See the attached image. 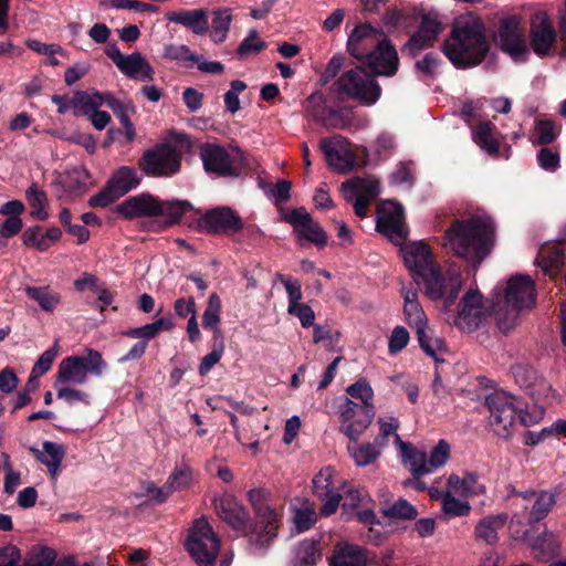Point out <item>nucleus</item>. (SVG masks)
Segmentation results:
<instances>
[{"mask_svg":"<svg viewBox=\"0 0 566 566\" xmlns=\"http://www.w3.org/2000/svg\"><path fill=\"white\" fill-rule=\"evenodd\" d=\"M139 182L137 170L127 166L118 168L108 180V184L120 197L136 188Z\"/></svg>","mask_w":566,"mask_h":566,"instance_id":"obj_42","label":"nucleus"},{"mask_svg":"<svg viewBox=\"0 0 566 566\" xmlns=\"http://www.w3.org/2000/svg\"><path fill=\"white\" fill-rule=\"evenodd\" d=\"M220 517L234 530H241L248 521L243 505L231 494H226L216 504Z\"/></svg>","mask_w":566,"mask_h":566,"instance_id":"obj_33","label":"nucleus"},{"mask_svg":"<svg viewBox=\"0 0 566 566\" xmlns=\"http://www.w3.org/2000/svg\"><path fill=\"white\" fill-rule=\"evenodd\" d=\"M451 447L450 444L441 439L437 446L427 455V462L429 465L430 473L444 467L450 458Z\"/></svg>","mask_w":566,"mask_h":566,"instance_id":"obj_58","label":"nucleus"},{"mask_svg":"<svg viewBox=\"0 0 566 566\" xmlns=\"http://www.w3.org/2000/svg\"><path fill=\"white\" fill-rule=\"evenodd\" d=\"M507 521L506 514L489 515L481 518L474 528L475 539L486 545H495L499 542V531Z\"/></svg>","mask_w":566,"mask_h":566,"instance_id":"obj_37","label":"nucleus"},{"mask_svg":"<svg viewBox=\"0 0 566 566\" xmlns=\"http://www.w3.org/2000/svg\"><path fill=\"white\" fill-rule=\"evenodd\" d=\"M322 559L321 544L314 539H304L294 549V566H314Z\"/></svg>","mask_w":566,"mask_h":566,"instance_id":"obj_41","label":"nucleus"},{"mask_svg":"<svg viewBox=\"0 0 566 566\" xmlns=\"http://www.w3.org/2000/svg\"><path fill=\"white\" fill-rule=\"evenodd\" d=\"M25 198L29 206L32 208L31 216L36 220H46L49 213L46 211L48 198L43 190H41L35 184H32L25 190Z\"/></svg>","mask_w":566,"mask_h":566,"instance_id":"obj_45","label":"nucleus"},{"mask_svg":"<svg viewBox=\"0 0 566 566\" xmlns=\"http://www.w3.org/2000/svg\"><path fill=\"white\" fill-rule=\"evenodd\" d=\"M555 494L548 491L518 493L513 500L516 505L527 506L532 503L530 522L535 523L544 518L555 504Z\"/></svg>","mask_w":566,"mask_h":566,"instance_id":"obj_29","label":"nucleus"},{"mask_svg":"<svg viewBox=\"0 0 566 566\" xmlns=\"http://www.w3.org/2000/svg\"><path fill=\"white\" fill-rule=\"evenodd\" d=\"M59 353V346L57 342L54 343V345L50 348H48L45 352L41 354V356L35 361L32 370H33V377H41L45 373L50 370L52 367V364L54 359L56 358Z\"/></svg>","mask_w":566,"mask_h":566,"instance_id":"obj_63","label":"nucleus"},{"mask_svg":"<svg viewBox=\"0 0 566 566\" xmlns=\"http://www.w3.org/2000/svg\"><path fill=\"white\" fill-rule=\"evenodd\" d=\"M25 293L30 298L36 301L41 310L45 312H53L61 302V295L48 286H28Z\"/></svg>","mask_w":566,"mask_h":566,"instance_id":"obj_44","label":"nucleus"},{"mask_svg":"<svg viewBox=\"0 0 566 566\" xmlns=\"http://www.w3.org/2000/svg\"><path fill=\"white\" fill-rule=\"evenodd\" d=\"M382 513L390 518L415 520L418 515L416 507L407 500L399 499L384 507Z\"/></svg>","mask_w":566,"mask_h":566,"instance_id":"obj_59","label":"nucleus"},{"mask_svg":"<svg viewBox=\"0 0 566 566\" xmlns=\"http://www.w3.org/2000/svg\"><path fill=\"white\" fill-rule=\"evenodd\" d=\"M556 39L557 33L547 12L542 8H535L530 18V45L532 51L539 57L547 56Z\"/></svg>","mask_w":566,"mask_h":566,"instance_id":"obj_16","label":"nucleus"},{"mask_svg":"<svg viewBox=\"0 0 566 566\" xmlns=\"http://www.w3.org/2000/svg\"><path fill=\"white\" fill-rule=\"evenodd\" d=\"M512 374L516 384L525 389L535 400L546 399L552 392V386L527 365H514Z\"/></svg>","mask_w":566,"mask_h":566,"instance_id":"obj_26","label":"nucleus"},{"mask_svg":"<svg viewBox=\"0 0 566 566\" xmlns=\"http://www.w3.org/2000/svg\"><path fill=\"white\" fill-rule=\"evenodd\" d=\"M317 520L316 509L313 503L303 501L294 507L293 522L297 532L310 530Z\"/></svg>","mask_w":566,"mask_h":566,"instance_id":"obj_50","label":"nucleus"},{"mask_svg":"<svg viewBox=\"0 0 566 566\" xmlns=\"http://www.w3.org/2000/svg\"><path fill=\"white\" fill-rule=\"evenodd\" d=\"M376 228L395 244H402L408 235L403 207L395 201H384L378 208Z\"/></svg>","mask_w":566,"mask_h":566,"instance_id":"obj_15","label":"nucleus"},{"mask_svg":"<svg viewBox=\"0 0 566 566\" xmlns=\"http://www.w3.org/2000/svg\"><path fill=\"white\" fill-rule=\"evenodd\" d=\"M174 327L171 319L160 317L153 323L145 324L139 327L130 328L124 334L130 338H139L142 340H149L154 338L161 331H170Z\"/></svg>","mask_w":566,"mask_h":566,"instance_id":"obj_43","label":"nucleus"},{"mask_svg":"<svg viewBox=\"0 0 566 566\" xmlns=\"http://www.w3.org/2000/svg\"><path fill=\"white\" fill-rule=\"evenodd\" d=\"M277 277L285 289L287 295V307H294V305L302 303L301 283L296 279L286 277L282 274H279Z\"/></svg>","mask_w":566,"mask_h":566,"instance_id":"obj_64","label":"nucleus"},{"mask_svg":"<svg viewBox=\"0 0 566 566\" xmlns=\"http://www.w3.org/2000/svg\"><path fill=\"white\" fill-rule=\"evenodd\" d=\"M447 489L460 497H471L483 494L485 486L479 482L475 474L465 472L463 476L450 474L447 480Z\"/></svg>","mask_w":566,"mask_h":566,"instance_id":"obj_36","label":"nucleus"},{"mask_svg":"<svg viewBox=\"0 0 566 566\" xmlns=\"http://www.w3.org/2000/svg\"><path fill=\"white\" fill-rule=\"evenodd\" d=\"M343 481L332 467H325L314 475L312 484L314 494L323 501L321 514L329 516L334 514L339 506L342 494L339 486Z\"/></svg>","mask_w":566,"mask_h":566,"instance_id":"obj_14","label":"nucleus"},{"mask_svg":"<svg viewBox=\"0 0 566 566\" xmlns=\"http://www.w3.org/2000/svg\"><path fill=\"white\" fill-rule=\"evenodd\" d=\"M489 48L483 23L468 12L454 21L452 32L444 41L443 52L454 66L465 69L479 64Z\"/></svg>","mask_w":566,"mask_h":566,"instance_id":"obj_3","label":"nucleus"},{"mask_svg":"<svg viewBox=\"0 0 566 566\" xmlns=\"http://www.w3.org/2000/svg\"><path fill=\"white\" fill-rule=\"evenodd\" d=\"M403 314L408 325L419 333L428 328L427 315L418 301V294L412 290H402Z\"/></svg>","mask_w":566,"mask_h":566,"instance_id":"obj_35","label":"nucleus"},{"mask_svg":"<svg viewBox=\"0 0 566 566\" xmlns=\"http://www.w3.org/2000/svg\"><path fill=\"white\" fill-rule=\"evenodd\" d=\"M346 392L352 398L360 400L363 402L361 406H366L373 409L371 400L374 398V390L366 379H358L356 382L346 388Z\"/></svg>","mask_w":566,"mask_h":566,"instance_id":"obj_60","label":"nucleus"},{"mask_svg":"<svg viewBox=\"0 0 566 566\" xmlns=\"http://www.w3.org/2000/svg\"><path fill=\"white\" fill-rule=\"evenodd\" d=\"M285 221L292 224L300 239H304L318 247L326 244L327 237L324 230L304 208L294 209L286 213Z\"/></svg>","mask_w":566,"mask_h":566,"instance_id":"obj_23","label":"nucleus"},{"mask_svg":"<svg viewBox=\"0 0 566 566\" xmlns=\"http://www.w3.org/2000/svg\"><path fill=\"white\" fill-rule=\"evenodd\" d=\"M374 418L371 408L354 402L349 398L338 407L339 431L349 440H358Z\"/></svg>","mask_w":566,"mask_h":566,"instance_id":"obj_12","label":"nucleus"},{"mask_svg":"<svg viewBox=\"0 0 566 566\" xmlns=\"http://www.w3.org/2000/svg\"><path fill=\"white\" fill-rule=\"evenodd\" d=\"M335 85L339 94L365 106L376 104L381 95V88L376 80L363 67H355L343 73Z\"/></svg>","mask_w":566,"mask_h":566,"instance_id":"obj_5","label":"nucleus"},{"mask_svg":"<svg viewBox=\"0 0 566 566\" xmlns=\"http://www.w3.org/2000/svg\"><path fill=\"white\" fill-rule=\"evenodd\" d=\"M566 260V240L551 243L539 250L536 259L542 272L554 277L557 275Z\"/></svg>","mask_w":566,"mask_h":566,"instance_id":"obj_31","label":"nucleus"},{"mask_svg":"<svg viewBox=\"0 0 566 566\" xmlns=\"http://www.w3.org/2000/svg\"><path fill=\"white\" fill-rule=\"evenodd\" d=\"M459 306L454 324L463 331L473 332L486 318L489 306L478 290H469Z\"/></svg>","mask_w":566,"mask_h":566,"instance_id":"obj_19","label":"nucleus"},{"mask_svg":"<svg viewBox=\"0 0 566 566\" xmlns=\"http://www.w3.org/2000/svg\"><path fill=\"white\" fill-rule=\"evenodd\" d=\"M107 368L108 364L98 350L85 348L82 355H72L60 361L56 384L85 385L90 375L99 378Z\"/></svg>","mask_w":566,"mask_h":566,"instance_id":"obj_4","label":"nucleus"},{"mask_svg":"<svg viewBox=\"0 0 566 566\" xmlns=\"http://www.w3.org/2000/svg\"><path fill=\"white\" fill-rule=\"evenodd\" d=\"M340 191L344 199L353 205L355 214L365 218L368 207L380 193V185L373 176L355 177L343 182Z\"/></svg>","mask_w":566,"mask_h":566,"instance_id":"obj_9","label":"nucleus"},{"mask_svg":"<svg viewBox=\"0 0 566 566\" xmlns=\"http://www.w3.org/2000/svg\"><path fill=\"white\" fill-rule=\"evenodd\" d=\"M170 22L182 24L196 34H205L208 31V18L205 10H180L167 13Z\"/></svg>","mask_w":566,"mask_h":566,"instance_id":"obj_38","label":"nucleus"},{"mask_svg":"<svg viewBox=\"0 0 566 566\" xmlns=\"http://www.w3.org/2000/svg\"><path fill=\"white\" fill-rule=\"evenodd\" d=\"M193 480L192 470L185 463L175 467L167 480V489L175 492L188 488Z\"/></svg>","mask_w":566,"mask_h":566,"instance_id":"obj_55","label":"nucleus"},{"mask_svg":"<svg viewBox=\"0 0 566 566\" xmlns=\"http://www.w3.org/2000/svg\"><path fill=\"white\" fill-rule=\"evenodd\" d=\"M164 56L169 60L182 62L187 66H191L195 60H198V54L191 52V50L185 44L166 45L164 49Z\"/></svg>","mask_w":566,"mask_h":566,"instance_id":"obj_61","label":"nucleus"},{"mask_svg":"<svg viewBox=\"0 0 566 566\" xmlns=\"http://www.w3.org/2000/svg\"><path fill=\"white\" fill-rule=\"evenodd\" d=\"M417 336L422 350L438 361L440 359L439 355L446 352L443 340L433 336L429 327L417 333Z\"/></svg>","mask_w":566,"mask_h":566,"instance_id":"obj_53","label":"nucleus"},{"mask_svg":"<svg viewBox=\"0 0 566 566\" xmlns=\"http://www.w3.org/2000/svg\"><path fill=\"white\" fill-rule=\"evenodd\" d=\"M396 446L400 450L402 462L409 465L415 478L431 474L426 452L412 449L409 443L401 440L399 434H396Z\"/></svg>","mask_w":566,"mask_h":566,"instance_id":"obj_39","label":"nucleus"},{"mask_svg":"<svg viewBox=\"0 0 566 566\" xmlns=\"http://www.w3.org/2000/svg\"><path fill=\"white\" fill-rule=\"evenodd\" d=\"M493 242L494 224L488 216L455 220L444 235V247L473 266H479L486 258Z\"/></svg>","mask_w":566,"mask_h":566,"instance_id":"obj_2","label":"nucleus"},{"mask_svg":"<svg viewBox=\"0 0 566 566\" xmlns=\"http://www.w3.org/2000/svg\"><path fill=\"white\" fill-rule=\"evenodd\" d=\"M559 134L558 127L548 119L538 120L534 130V140L545 145L554 142Z\"/></svg>","mask_w":566,"mask_h":566,"instance_id":"obj_62","label":"nucleus"},{"mask_svg":"<svg viewBox=\"0 0 566 566\" xmlns=\"http://www.w3.org/2000/svg\"><path fill=\"white\" fill-rule=\"evenodd\" d=\"M117 212L126 219L157 217L160 201L148 193L130 197L117 206Z\"/></svg>","mask_w":566,"mask_h":566,"instance_id":"obj_27","label":"nucleus"},{"mask_svg":"<svg viewBox=\"0 0 566 566\" xmlns=\"http://www.w3.org/2000/svg\"><path fill=\"white\" fill-rule=\"evenodd\" d=\"M266 48V43L259 38L256 30H250L248 35L240 43L237 54L240 59H247L250 55L258 54Z\"/></svg>","mask_w":566,"mask_h":566,"instance_id":"obj_57","label":"nucleus"},{"mask_svg":"<svg viewBox=\"0 0 566 566\" xmlns=\"http://www.w3.org/2000/svg\"><path fill=\"white\" fill-rule=\"evenodd\" d=\"M401 254L413 281L423 286L424 294L434 302H441L446 311L449 310L462 287L460 272H442L430 247L423 241L402 245Z\"/></svg>","mask_w":566,"mask_h":566,"instance_id":"obj_1","label":"nucleus"},{"mask_svg":"<svg viewBox=\"0 0 566 566\" xmlns=\"http://www.w3.org/2000/svg\"><path fill=\"white\" fill-rule=\"evenodd\" d=\"M187 549L199 566H212L220 549V541L205 518L197 520L187 539Z\"/></svg>","mask_w":566,"mask_h":566,"instance_id":"obj_8","label":"nucleus"},{"mask_svg":"<svg viewBox=\"0 0 566 566\" xmlns=\"http://www.w3.org/2000/svg\"><path fill=\"white\" fill-rule=\"evenodd\" d=\"M56 396L59 399L64 400L66 403L90 406L92 403V396L82 389L72 387V385H57Z\"/></svg>","mask_w":566,"mask_h":566,"instance_id":"obj_54","label":"nucleus"},{"mask_svg":"<svg viewBox=\"0 0 566 566\" xmlns=\"http://www.w3.org/2000/svg\"><path fill=\"white\" fill-rule=\"evenodd\" d=\"M321 148L327 164L335 170L346 172L354 167L355 154L345 137L335 135L331 138H324L321 142Z\"/></svg>","mask_w":566,"mask_h":566,"instance_id":"obj_22","label":"nucleus"},{"mask_svg":"<svg viewBox=\"0 0 566 566\" xmlns=\"http://www.w3.org/2000/svg\"><path fill=\"white\" fill-rule=\"evenodd\" d=\"M499 44L503 52L509 54L516 62H524L530 55L525 42L523 18L521 15H509L500 21Z\"/></svg>","mask_w":566,"mask_h":566,"instance_id":"obj_10","label":"nucleus"},{"mask_svg":"<svg viewBox=\"0 0 566 566\" xmlns=\"http://www.w3.org/2000/svg\"><path fill=\"white\" fill-rule=\"evenodd\" d=\"M140 167L147 175L170 176L179 170L180 158L172 146L161 144L144 154Z\"/></svg>","mask_w":566,"mask_h":566,"instance_id":"obj_18","label":"nucleus"},{"mask_svg":"<svg viewBox=\"0 0 566 566\" xmlns=\"http://www.w3.org/2000/svg\"><path fill=\"white\" fill-rule=\"evenodd\" d=\"M442 28V19L437 12L430 11L423 14L418 30L405 44L403 52L409 55H416L421 50L432 45Z\"/></svg>","mask_w":566,"mask_h":566,"instance_id":"obj_21","label":"nucleus"},{"mask_svg":"<svg viewBox=\"0 0 566 566\" xmlns=\"http://www.w3.org/2000/svg\"><path fill=\"white\" fill-rule=\"evenodd\" d=\"M112 97L109 93L77 91L71 98L73 114L90 117L101 106H108Z\"/></svg>","mask_w":566,"mask_h":566,"instance_id":"obj_32","label":"nucleus"},{"mask_svg":"<svg viewBox=\"0 0 566 566\" xmlns=\"http://www.w3.org/2000/svg\"><path fill=\"white\" fill-rule=\"evenodd\" d=\"M191 208V203L184 200L160 201V212L157 216L165 219V226H170L179 222Z\"/></svg>","mask_w":566,"mask_h":566,"instance_id":"obj_46","label":"nucleus"},{"mask_svg":"<svg viewBox=\"0 0 566 566\" xmlns=\"http://www.w3.org/2000/svg\"><path fill=\"white\" fill-rule=\"evenodd\" d=\"M485 406L490 412L489 426L493 433L502 439L512 437L516 427L515 397L497 390L486 396Z\"/></svg>","mask_w":566,"mask_h":566,"instance_id":"obj_6","label":"nucleus"},{"mask_svg":"<svg viewBox=\"0 0 566 566\" xmlns=\"http://www.w3.org/2000/svg\"><path fill=\"white\" fill-rule=\"evenodd\" d=\"M494 129L495 127L492 124L482 122L472 133L474 143L488 154H496L499 151V143L493 135Z\"/></svg>","mask_w":566,"mask_h":566,"instance_id":"obj_47","label":"nucleus"},{"mask_svg":"<svg viewBox=\"0 0 566 566\" xmlns=\"http://www.w3.org/2000/svg\"><path fill=\"white\" fill-rule=\"evenodd\" d=\"M382 34L368 24L357 25L347 41L348 52L357 60L367 62L368 54L381 43Z\"/></svg>","mask_w":566,"mask_h":566,"instance_id":"obj_24","label":"nucleus"},{"mask_svg":"<svg viewBox=\"0 0 566 566\" xmlns=\"http://www.w3.org/2000/svg\"><path fill=\"white\" fill-rule=\"evenodd\" d=\"M105 52L116 67L127 77L144 82L154 80L155 70L142 53L133 52L125 55L115 44L108 45Z\"/></svg>","mask_w":566,"mask_h":566,"instance_id":"obj_17","label":"nucleus"},{"mask_svg":"<svg viewBox=\"0 0 566 566\" xmlns=\"http://www.w3.org/2000/svg\"><path fill=\"white\" fill-rule=\"evenodd\" d=\"M201 226L210 233L232 234L239 232L243 223L230 208L219 207L205 213Z\"/></svg>","mask_w":566,"mask_h":566,"instance_id":"obj_25","label":"nucleus"},{"mask_svg":"<svg viewBox=\"0 0 566 566\" xmlns=\"http://www.w3.org/2000/svg\"><path fill=\"white\" fill-rule=\"evenodd\" d=\"M220 313H221V301L216 293H211L208 298V303L206 310L202 315V324L207 329H212L219 336H221V332L219 329L220 325Z\"/></svg>","mask_w":566,"mask_h":566,"instance_id":"obj_51","label":"nucleus"},{"mask_svg":"<svg viewBox=\"0 0 566 566\" xmlns=\"http://www.w3.org/2000/svg\"><path fill=\"white\" fill-rule=\"evenodd\" d=\"M263 493L261 490H250L249 501L255 509L256 525L254 544L263 547L269 544L276 535L281 523V513L268 504L261 503Z\"/></svg>","mask_w":566,"mask_h":566,"instance_id":"obj_11","label":"nucleus"},{"mask_svg":"<svg viewBox=\"0 0 566 566\" xmlns=\"http://www.w3.org/2000/svg\"><path fill=\"white\" fill-rule=\"evenodd\" d=\"M340 515L344 521L356 520L364 525L377 523L371 499L360 489L350 488L345 492Z\"/></svg>","mask_w":566,"mask_h":566,"instance_id":"obj_20","label":"nucleus"},{"mask_svg":"<svg viewBox=\"0 0 566 566\" xmlns=\"http://www.w3.org/2000/svg\"><path fill=\"white\" fill-rule=\"evenodd\" d=\"M505 304L514 312L509 318H497L501 332L509 333L516 324V312L528 308L535 303V285L527 275H516L509 280L505 290Z\"/></svg>","mask_w":566,"mask_h":566,"instance_id":"obj_7","label":"nucleus"},{"mask_svg":"<svg viewBox=\"0 0 566 566\" xmlns=\"http://www.w3.org/2000/svg\"><path fill=\"white\" fill-rule=\"evenodd\" d=\"M367 551L347 541L336 543L329 557V566H367Z\"/></svg>","mask_w":566,"mask_h":566,"instance_id":"obj_30","label":"nucleus"},{"mask_svg":"<svg viewBox=\"0 0 566 566\" xmlns=\"http://www.w3.org/2000/svg\"><path fill=\"white\" fill-rule=\"evenodd\" d=\"M200 156L207 171L221 176L237 175L242 160L238 148H223L213 144L202 146Z\"/></svg>","mask_w":566,"mask_h":566,"instance_id":"obj_13","label":"nucleus"},{"mask_svg":"<svg viewBox=\"0 0 566 566\" xmlns=\"http://www.w3.org/2000/svg\"><path fill=\"white\" fill-rule=\"evenodd\" d=\"M55 558L54 549L38 545L28 552L22 566H53Z\"/></svg>","mask_w":566,"mask_h":566,"instance_id":"obj_52","label":"nucleus"},{"mask_svg":"<svg viewBox=\"0 0 566 566\" xmlns=\"http://www.w3.org/2000/svg\"><path fill=\"white\" fill-rule=\"evenodd\" d=\"M231 23V14L226 10L214 12L212 19L211 40L214 43H221L226 40Z\"/></svg>","mask_w":566,"mask_h":566,"instance_id":"obj_56","label":"nucleus"},{"mask_svg":"<svg viewBox=\"0 0 566 566\" xmlns=\"http://www.w3.org/2000/svg\"><path fill=\"white\" fill-rule=\"evenodd\" d=\"M368 66L378 75H392L398 69V54L395 48L382 40L375 50L368 54Z\"/></svg>","mask_w":566,"mask_h":566,"instance_id":"obj_28","label":"nucleus"},{"mask_svg":"<svg viewBox=\"0 0 566 566\" xmlns=\"http://www.w3.org/2000/svg\"><path fill=\"white\" fill-rule=\"evenodd\" d=\"M381 444L374 442L359 443L358 440H349L347 451L358 467L371 464L380 455Z\"/></svg>","mask_w":566,"mask_h":566,"instance_id":"obj_40","label":"nucleus"},{"mask_svg":"<svg viewBox=\"0 0 566 566\" xmlns=\"http://www.w3.org/2000/svg\"><path fill=\"white\" fill-rule=\"evenodd\" d=\"M108 107L114 112V114L117 116L120 124L123 125L127 142H133L136 137V133L134 124L129 119V113L135 112L134 106H132L130 104H124L119 99L112 97V99L108 103Z\"/></svg>","mask_w":566,"mask_h":566,"instance_id":"obj_48","label":"nucleus"},{"mask_svg":"<svg viewBox=\"0 0 566 566\" xmlns=\"http://www.w3.org/2000/svg\"><path fill=\"white\" fill-rule=\"evenodd\" d=\"M30 452L46 467L52 479H56L59 475L62 460L65 455L63 447L52 441H44L42 449L34 447L29 448Z\"/></svg>","mask_w":566,"mask_h":566,"instance_id":"obj_34","label":"nucleus"},{"mask_svg":"<svg viewBox=\"0 0 566 566\" xmlns=\"http://www.w3.org/2000/svg\"><path fill=\"white\" fill-rule=\"evenodd\" d=\"M455 493L446 489L441 510L448 517L468 516L471 512V505L467 500L455 497Z\"/></svg>","mask_w":566,"mask_h":566,"instance_id":"obj_49","label":"nucleus"}]
</instances>
